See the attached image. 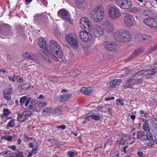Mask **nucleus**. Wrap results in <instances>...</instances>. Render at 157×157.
Listing matches in <instances>:
<instances>
[{"label": "nucleus", "mask_w": 157, "mask_h": 157, "mask_svg": "<svg viewBox=\"0 0 157 157\" xmlns=\"http://www.w3.org/2000/svg\"><path fill=\"white\" fill-rule=\"evenodd\" d=\"M119 152L117 151H116L112 153V157H119Z\"/></svg>", "instance_id": "c03bdc74"}, {"label": "nucleus", "mask_w": 157, "mask_h": 157, "mask_svg": "<svg viewBox=\"0 0 157 157\" xmlns=\"http://www.w3.org/2000/svg\"><path fill=\"white\" fill-rule=\"evenodd\" d=\"M66 126L65 125H62L60 126H57V128H61L63 129H64L66 128Z\"/></svg>", "instance_id": "6e6d98bb"}, {"label": "nucleus", "mask_w": 157, "mask_h": 157, "mask_svg": "<svg viewBox=\"0 0 157 157\" xmlns=\"http://www.w3.org/2000/svg\"><path fill=\"white\" fill-rule=\"evenodd\" d=\"M91 118L92 119L95 121H98L100 119V116L99 115L92 114L91 115Z\"/></svg>", "instance_id": "4c0bfd02"}, {"label": "nucleus", "mask_w": 157, "mask_h": 157, "mask_svg": "<svg viewBox=\"0 0 157 157\" xmlns=\"http://www.w3.org/2000/svg\"><path fill=\"white\" fill-rule=\"evenodd\" d=\"M103 26L106 33H110L113 32L114 26L113 23L110 21H105L104 23Z\"/></svg>", "instance_id": "9b49d317"}, {"label": "nucleus", "mask_w": 157, "mask_h": 157, "mask_svg": "<svg viewBox=\"0 0 157 157\" xmlns=\"http://www.w3.org/2000/svg\"><path fill=\"white\" fill-rule=\"evenodd\" d=\"M80 23L82 29H86L87 30H90L92 27L90 21L86 17L82 18L80 19Z\"/></svg>", "instance_id": "9d476101"}, {"label": "nucleus", "mask_w": 157, "mask_h": 157, "mask_svg": "<svg viewBox=\"0 0 157 157\" xmlns=\"http://www.w3.org/2000/svg\"><path fill=\"white\" fill-rule=\"evenodd\" d=\"M157 71V70H156L155 68L145 70V76H147V77L150 78Z\"/></svg>", "instance_id": "b1692460"}, {"label": "nucleus", "mask_w": 157, "mask_h": 157, "mask_svg": "<svg viewBox=\"0 0 157 157\" xmlns=\"http://www.w3.org/2000/svg\"><path fill=\"white\" fill-rule=\"evenodd\" d=\"M117 142L120 145H123L125 144L126 140L125 138L121 137L117 140Z\"/></svg>", "instance_id": "72a5a7b5"}, {"label": "nucleus", "mask_w": 157, "mask_h": 157, "mask_svg": "<svg viewBox=\"0 0 157 157\" xmlns=\"http://www.w3.org/2000/svg\"><path fill=\"white\" fill-rule=\"evenodd\" d=\"M136 82L135 79L128 78L126 82L123 86V88L125 89L128 88H132L136 84Z\"/></svg>", "instance_id": "4468645a"}, {"label": "nucleus", "mask_w": 157, "mask_h": 157, "mask_svg": "<svg viewBox=\"0 0 157 157\" xmlns=\"http://www.w3.org/2000/svg\"><path fill=\"white\" fill-rule=\"evenodd\" d=\"M92 32L96 37H99L103 35L104 32L102 27L101 25L96 24L94 25Z\"/></svg>", "instance_id": "0eeeda50"}, {"label": "nucleus", "mask_w": 157, "mask_h": 157, "mask_svg": "<svg viewBox=\"0 0 157 157\" xmlns=\"http://www.w3.org/2000/svg\"><path fill=\"white\" fill-rule=\"evenodd\" d=\"M79 36L83 41L87 42L90 41L92 39V36L90 33L86 31H81L79 33Z\"/></svg>", "instance_id": "1a4fd4ad"}, {"label": "nucleus", "mask_w": 157, "mask_h": 157, "mask_svg": "<svg viewBox=\"0 0 157 157\" xmlns=\"http://www.w3.org/2000/svg\"><path fill=\"white\" fill-rule=\"evenodd\" d=\"M42 58L46 60L50 61L52 56V54H50L49 52L47 49H45L41 53Z\"/></svg>", "instance_id": "f3484780"}, {"label": "nucleus", "mask_w": 157, "mask_h": 157, "mask_svg": "<svg viewBox=\"0 0 157 157\" xmlns=\"http://www.w3.org/2000/svg\"><path fill=\"white\" fill-rule=\"evenodd\" d=\"M122 81V80L120 79L113 80L109 83V86L112 88L115 87L120 85Z\"/></svg>", "instance_id": "4be33fe9"}, {"label": "nucleus", "mask_w": 157, "mask_h": 157, "mask_svg": "<svg viewBox=\"0 0 157 157\" xmlns=\"http://www.w3.org/2000/svg\"><path fill=\"white\" fill-rule=\"evenodd\" d=\"M117 6L123 9H127L132 5V4L127 0H116Z\"/></svg>", "instance_id": "6e6552de"}, {"label": "nucleus", "mask_w": 157, "mask_h": 157, "mask_svg": "<svg viewBox=\"0 0 157 157\" xmlns=\"http://www.w3.org/2000/svg\"><path fill=\"white\" fill-rule=\"evenodd\" d=\"M54 34L56 36H59L60 35V33L59 32H56V31H55L54 32Z\"/></svg>", "instance_id": "338daca9"}, {"label": "nucleus", "mask_w": 157, "mask_h": 157, "mask_svg": "<svg viewBox=\"0 0 157 157\" xmlns=\"http://www.w3.org/2000/svg\"><path fill=\"white\" fill-rule=\"evenodd\" d=\"M37 104L35 103V101L32 100L28 107V109L32 111H36L37 109Z\"/></svg>", "instance_id": "5701e85b"}, {"label": "nucleus", "mask_w": 157, "mask_h": 157, "mask_svg": "<svg viewBox=\"0 0 157 157\" xmlns=\"http://www.w3.org/2000/svg\"><path fill=\"white\" fill-rule=\"evenodd\" d=\"M9 79L12 82H14L15 80H14V78L13 77L10 76H9L8 77Z\"/></svg>", "instance_id": "774afa93"}, {"label": "nucleus", "mask_w": 157, "mask_h": 157, "mask_svg": "<svg viewBox=\"0 0 157 157\" xmlns=\"http://www.w3.org/2000/svg\"><path fill=\"white\" fill-rule=\"evenodd\" d=\"M145 70H140V71H138L137 72V74L140 75H145Z\"/></svg>", "instance_id": "8fccbe9b"}, {"label": "nucleus", "mask_w": 157, "mask_h": 157, "mask_svg": "<svg viewBox=\"0 0 157 157\" xmlns=\"http://www.w3.org/2000/svg\"><path fill=\"white\" fill-rule=\"evenodd\" d=\"M58 16L62 19L69 22L71 23L72 21L70 20V15L69 12L64 9L60 10L58 12Z\"/></svg>", "instance_id": "39448f33"}, {"label": "nucleus", "mask_w": 157, "mask_h": 157, "mask_svg": "<svg viewBox=\"0 0 157 157\" xmlns=\"http://www.w3.org/2000/svg\"><path fill=\"white\" fill-rule=\"evenodd\" d=\"M23 115L25 117H28L31 115L32 113L29 111H24L23 113Z\"/></svg>", "instance_id": "37998d69"}, {"label": "nucleus", "mask_w": 157, "mask_h": 157, "mask_svg": "<svg viewBox=\"0 0 157 157\" xmlns=\"http://www.w3.org/2000/svg\"><path fill=\"white\" fill-rule=\"evenodd\" d=\"M143 128L144 131L146 132H148L150 130L148 124L146 123H144L143 124Z\"/></svg>", "instance_id": "a19ab883"}, {"label": "nucleus", "mask_w": 157, "mask_h": 157, "mask_svg": "<svg viewBox=\"0 0 157 157\" xmlns=\"http://www.w3.org/2000/svg\"><path fill=\"white\" fill-rule=\"evenodd\" d=\"M157 49L156 46V45L155 46H154L148 52L149 53H150L151 52L154 51L155 50Z\"/></svg>", "instance_id": "864d4df0"}, {"label": "nucleus", "mask_w": 157, "mask_h": 157, "mask_svg": "<svg viewBox=\"0 0 157 157\" xmlns=\"http://www.w3.org/2000/svg\"><path fill=\"white\" fill-rule=\"evenodd\" d=\"M146 138L149 142L146 144L147 146H151L157 144V140H154L152 135L151 133H147L146 135Z\"/></svg>", "instance_id": "dca6fc26"}, {"label": "nucleus", "mask_w": 157, "mask_h": 157, "mask_svg": "<svg viewBox=\"0 0 157 157\" xmlns=\"http://www.w3.org/2000/svg\"><path fill=\"white\" fill-rule=\"evenodd\" d=\"M152 18H146L144 20V22L147 25L151 27Z\"/></svg>", "instance_id": "473e14b6"}, {"label": "nucleus", "mask_w": 157, "mask_h": 157, "mask_svg": "<svg viewBox=\"0 0 157 157\" xmlns=\"http://www.w3.org/2000/svg\"><path fill=\"white\" fill-rule=\"evenodd\" d=\"M23 56L25 59L36 60L37 59L36 56L30 52H25L23 54Z\"/></svg>", "instance_id": "412c9836"}, {"label": "nucleus", "mask_w": 157, "mask_h": 157, "mask_svg": "<svg viewBox=\"0 0 157 157\" xmlns=\"http://www.w3.org/2000/svg\"><path fill=\"white\" fill-rule=\"evenodd\" d=\"M91 17L96 22H100L103 18L104 15V9L103 7L100 6L96 7L92 10Z\"/></svg>", "instance_id": "f03ea898"}, {"label": "nucleus", "mask_w": 157, "mask_h": 157, "mask_svg": "<svg viewBox=\"0 0 157 157\" xmlns=\"http://www.w3.org/2000/svg\"><path fill=\"white\" fill-rule=\"evenodd\" d=\"M34 17L35 18L34 20L36 22L41 25L45 24L47 18L46 14L44 13L40 14H36Z\"/></svg>", "instance_id": "423d86ee"}, {"label": "nucleus", "mask_w": 157, "mask_h": 157, "mask_svg": "<svg viewBox=\"0 0 157 157\" xmlns=\"http://www.w3.org/2000/svg\"><path fill=\"white\" fill-rule=\"evenodd\" d=\"M109 17L113 20H117L121 16L119 10L116 7H110L108 11Z\"/></svg>", "instance_id": "7ed1b4c3"}, {"label": "nucleus", "mask_w": 157, "mask_h": 157, "mask_svg": "<svg viewBox=\"0 0 157 157\" xmlns=\"http://www.w3.org/2000/svg\"><path fill=\"white\" fill-rule=\"evenodd\" d=\"M3 114L4 116H6L9 114L10 112L9 111V110L7 109H5L3 110Z\"/></svg>", "instance_id": "a18cd8bd"}, {"label": "nucleus", "mask_w": 157, "mask_h": 157, "mask_svg": "<svg viewBox=\"0 0 157 157\" xmlns=\"http://www.w3.org/2000/svg\"><path fill=\"white\" fill-rule=\"evenodd\" d=\"M3 94L6 100L9 101L11 99V94L10 92H4Z\"/></svg>", "instance_id": "7c9ffc66"}, {"label": "nucleus", "mask_w": 157, "mask_h": 157, "mask_svg": "<svg viewBox=\"0 0 157 157\" xmlns=\"http://www.w3.org/2000/svg\"><path fill=\"white\" fill-rule=\"evenodd\" d=\"M38 45L40 48H44L46 46V42L45 40L42 38H40L38 41Z\"/></svg>", "instance_id": "bb28decb"}, {"label": "nucleus", "mask_w": 157, "mask_h": 157, "mask_svg": "<svg viewBox=\"0 0 157 157\" xmlns=\"http://www.w3.org/2000/svg\"><path fill=\"white\" fill-rule=\"evenodd\" d=\"M61 48L59 44L54 40H52L50 42L49 49L51 53H53L56 52Z\"/></svg>", "instance_id": "ddd939ff"}, {"label": "nucleus", "mask_w": 157, "mask_h": 157, "mask_svg": "<svg viewBox=\"0 0 157 157\" xmlns=\"http://www.w3.org/2000/svg\"><path fill=\"white\" fill-rule=\"evenodd\" d=\"M16 29L21 32L22 31L23 27L20 25H18L16 26Z\"/></svg>", "instance_id": "603ef678"}, {"label": "nucleus", "mask_w": 157, "mask_h": 157, "mask_svg": "<svg viewBox=\"0 0 157 157\" xmlns=\"http://www.w3.org/2000/svg\"><path fill=\"white\" fill-rule=\"evenodd\" d=\"M52 109L50 107H47L44 108L42 111L43 115L46 116L50 115L52 112Z\"/></svg>", "instance_id": "cd10ccee"}, {"label": "nucleus", "mask_w": 157, "mask_h": 157, "mask_svg": "<svg viewBox=\"0 0 157 157\" xmlns=\"http://www.w3.org/2000/svg\"><path fill=\"white\" fill-rule=\"evenodd\" d=\"M142 49H138L136 50L135 52H133V54L135 55V56L136 57L137 56L140 54H141L142 52Z\"/></svg>", "instance_id": "e433bc0d"}, {"label": "nucleus", "mask_w": 157, "mask_h": 157, "mask_svg": "<svg viewBox=\"0 0 157 157\" xmlns=\"http://www.w3.org/2000/svg\"><path fill=\"white\" fill-rule=\"evenodd\" d=\"M133 17L131 15L126 14L124 18V22L127 26H131L133 24Z\"/></svg>", "instance_id": "2eb2a0df"}, {"label": "nucleus", "mask_w": 157, "mask_h": 157, "mask_svg": "<svg viewBox=\"0 0 157 157\" xmlns=\"http://www.w3.org/2000/svg\"><path fill=\"white\" fill-rule=\"evenodd\" d=\"M30 99V98L28 99L27 96H24L22 97L20 99V105L22 106L23 104L26 102L25 104V106H27L29 103Z\"/></svg>", "instance_id": "393cba45"}, {"label": "nucleus", "mask_w": 157, "mask_h": 157, "mask_svg": "<svg viewBox=\"0 0 157 157\" xmlns=\"http://www.w3.org/2000/svg\"><path fill=\"white\" fill-rule=\"evenodd\" d=\"M135 80L136 82V84L137 83L139 84H141L143 82V78H141L137 79H135Z\"/></svg>", "instance_id": "3c124183"}, {"label": "nucleus", "mask_w": 157, "mask_h": 157, "mask_svg": "<svg viewBox=\"0 0 157 157\" xmlns=\"http://www.w3.org/2000/svg\"><path fill=\"white\" fill-rule=\"evenodd\" d=\"M86 87H82L81 88L80 91L83 94H85V92L86 90Z\"/></svg>", "instance_id": "13d9d810"}, {"label": "nucleus", "mask_w": 157, "mask_h": 157, "mask_svg": "<svg viewBox=\"0 0 157 157\" xmlns=\"http://www.w3.org/2000/svg\"><path fill=\"white\" fill-rule=\"evenodd\" d=\"M15 121L13 119H12L9 121L7 124V127H12L14 126Z\"/></svg>", "instance_id": "f704fd0d"}, {"label": "nucleus", "mask_w": 157, "mask_h": 157, "mask_svg": "<svg viewBox=\"0 0 157 157\" xmlns=\"http://www.w3.org/2000/svg\"><path fill=\"white\" fill-rule=\"evenodd\" d=\"M9 147L11 148V149L13 151H15L16 149V147L15 145L9 146Z\"/></svg>", "instance_id": "052dcab7"}, {"label": "nucleus", "mask_w": 157, "mask_h": 157, "mask_svg": "<svg viewBox=\"0 0 157 157\" xmlns=\"http://www.w3.org/2000/svg\"><path fill=\"white\" fill-rule=\"evenodd\" d=\"M137 138L141 140H144L146 139L145 132L138 131L136 132Z\"/></svg>", "instance_id": "a878e982"}, {"label": "nucleus", "mask_w": 157, "mask_h": 157, "mask_svg": "<svg viewBox=\"0 0 157 157\" xmlns=\"http://www.w3.org/2000/svg\"><path fill=\"white\" fill-rule=\"evenodd\" d=\"M75 152H74L72 151H68L67 152L68 155L69 157H73L74 155L76 154Z\"/></svg>", "instance_id": "de8ad7c7"}, {"label": "nucleus", "mask_w": 157, "mask_h": 157, "mask_svg": "<svg viewBox=\"0 0 157 157\" xmlns=\"http://www.w3.org/2000/svg\"><path fill=\"white\" fill-rule=\"evenodd\" d=\"M56 56L54 54H52V59L54 60H57L58 58L61 59L63 56V53L61 48L56 51L55 52Z\"/></svg>", "instance_id": "6ab92c4d"}, {"label": "nucleus", "mask_w": 157, "mask_h": 157, "mask_svg": "<svg viewBox=\"0 0 157 157\" xmlns=\"http://www.w3.org/2000/svg\"><path fill=\"white\" fill-rule=\"evenodd\" d=\"M5 140L8 141H11L12 140V138L11 136H9L8 137H5Z\"/></svg>", "instance_id": "680f3d73"}, {"label": "nucleus", "mask_w": 157, "mask_h": 157, "mask_svg": "<svg viewBox=\"0 0 157 157\" xmlns=\"http://www.w3.org/2000/svg\"><path fill=\"white\" fill-rule=\"evenodd\" d=\"M148 36L147 35H143L142 36L143 40L144 41L146 40V38H147Z\"/></svg>", "instance_id": "69168bd1"}, {"label": "nucleus", "mask_w": 157, "mask_h": 157, "mask_svg": "<svg viewBox=\"0 0 157 157\" xmlns=\"http://www.w3.org/2000/svg\"><path fill=\"white\" fill-rule=\"evenodd\" d=\"M141 11V9L140 8L136 7H133L130 10V12L132 13H137Z\"/></svg>", "instance_id": "2f4dec72"}, {"label": "nucleus", "mask_w": 157, "mask_h": 157, "mask_svg": "<svg viewBox=\"0 0 157 157\" xmlns=\"http://www.w3.org/2000/svg\"><path fill=\"white\" fill-rule=\"evenodd\" d=\"M75 3L78 8L82 10L84 9L86 6V4L85 0H76Z\"/></svg>", "instance_id": "a211bd4d"}, {"label": "nucleus", "mask_w": 157, "mask_h": 157, "mask_svg": "<svg viewBox=\"0 0 157 157\" xmlns=\"http://www.w3.org/2000/svg\"><path fill=\"white\" fill-rule=\"evenodd\" d=\"M66 41L68 43L72 48H75L78 47V43L76 39H75V36L72 33L66 36L65 37Z\"/></svg>", "instance_id": "20e7f679"}, {"label": "nucleus", "mask_w": 157, "mask_h": 157, "mask_svg": "<svg viewBox=\"0 0 157 157\" xmlns=\"http://www.w3.org/2000/svg\"><path fill=\"white\" fill-rule=\"evenodd\" d=\"M23 81V80L22 78L21 77H19V78L18 80L17 81V82L19 83H22Z\"/></svg>", "instance_id": "0e129e2a"}, {"label": "nucleus", "mask_w": 157, "mask_h": 157, "mask_svg": "<svg viewBox=\"0 0 157 157\" xmlns=\"http://www.w3.org/2000/svg\"><path fill=\"white\" fill-rule=\"evenodd\" d=\"M15 156L10 155V157H23V154L22 152H19L15 154Z\"/></svg>", "instance_id": "79ce46f5"}, {"label": "nucleus", "mask_w": 157, "mask_h": 157, "mask_svg": "<svg viewBox=\"0 0 157 157\" xmlns=\"http://www.w3.org/2000/svg\"><path fill=\"white\" fill-rule=\"evenodd\" d=\"M115 99V98L114 97H112L111 98L107 97L105 98V100L106 101H108L111 100H113Z\"/></svg>", "instance_id": "bf43d9fd"}, {"label": "nucleus", "mask_w": 157, "mask_h": 157, "mask_svg": "<svg viewBox=\"0 0 157 157\" xmlns=\"http://www.w3.org/2000/svg\"><path fill=\"white\" fill-rule=\"evenodd\" d=\"M135 55L133 54H132L130 56H129L128 58L126 59L125 60V62H128L131 61L133 58L135 57Z\"/></svg>", "instance_id": "49530a36"}, {"label": "nucleus", "mask_w": 157, "mask_h": 157, "mask_svg": "<svg viewBox=\"0 0 157 157\" xmlns=\"http://www.w3.org/2000/svg\"><path fill=\"white\" fill-rule=\"evenodd\" d=\"M142 14L145 16L151 17L153 16L152 12L149 10H144L142 13Z\"/></svg>", "instance_id": "c756f323"}, {"label": "nucleus", "mask_w": 157, "mask_h": 157, "mask_svg": "<svg viewBox=\"0 0 157 157\" xmlns=\"http://www.w3.org/2000/svg\"><path fill=\"white\" fill-rule=\"evenodd\" d=\"M157 27V19L152 18L151 27L156 28Z\"/></svg>", "instance_id": "c9c22d12"}, {"label": "nucleus", "mask_w": 157, "mask_h": 157, "mask_svg": "<svg viewBox=\"0 0 157 157\" xmlns=\"http://www.w3.org/2000/svg\"><path fill=\"white\" fill-rule=\"evenodd\" d=\"M114 38L117 41L119 42H128L131 39V35L128 30L121 29L115 33Z\"/></svg>", "instance_id": "f257e3e1"}, {"label": "nucleus", "mask_w": 157, "mask_h": 157, "mask_svg": "<svg viewBox=\"0 0 157 157\" xmlns=\"http://www.w3.org/2000/svg\"><path fill=\"white\" fill-rule=\"evenodd\" d=\"M92 88L91 87L86 88L84 94L87 95H90L92 92Z\"/></svg>", "instance_id": "ea45409f"}, {"label": "nucleus", "mask_w": 157, "mask_h": 157, "mask_svg": "<svg viewBox=\"0 0 157 157\" xmlns=\"http://www.w3.org/2000/svg\"><path fill=\"white\" fill-rule=\"evenodd\" d=\"M103 46L105 48L109 51H115L117 49V44L114 42L105 41Z\"/></svg>", "instance_id": "f8f14e48"}, {"label": "nucleus", "mask_w": 157, "mask_h": 157, "mask_svg": "<svg viewBox=\"0 0 157 157\" xmlns=\"http://www.w3.org/2000/svg\"><path fill=\"white\" fill-rule=\"evenodd\" d=\"M36 147L34 148V149H33L32 150V152L34 154H35L36 153H37V147L36 146Z\"/></svg>", "instance_id": "4d7b16f0"}, {"label": "nucleus", "mask_w": 157, "mask_h": 157, "mask_svg": "<svg viewBox=\"0 0 157 157\" xmlns=\"http://www.w3.org/2000/svg\"><path fill=\"white\" fill-rule=\"evenodd\" d=\"M62 111L61 108L57 107L54 110L53 115L55 116H59L62 114Z\"/></svg>", "instance_id": "c85d7f7f"}, {"label": "nucleus", "mask_w": 157, "mask_h": 157, "mask_svg": "<svg viewBox=\"0 0 157 157\" xmlns=\"http://www.w3.org/2000/svg\"><path fill=\"white\" fill-rule=\"evenodd\" d=\"M85 118L86 120H88V121H90L91 119V115H89L88 114H86L85 116Z\"/></svg>", "instance_id": "5fc2aeb1"}, {"label": "nucleus", "mask_w": 157, "mask_h": 157, "mask_svg": "<svg viewBox=\"0 0 157 157\" xmlns=\"http://www.w3.org/2000/svg\"><path fill=\"white\" fill-rule=\"evenodd\" d=\"M72 94L71 93H67L59 96L58 98L59 101L64 102L69 100Z\"/></svg>", "instance_id": "aec40b11"}, {"label": "nucleus", "mask_w": 157, "mask_h": 157, "mask_svg": "<svg viewBox=\"0 0 157 157\" xmlns=\"http://www.w3.org/2000/svg\"><path fill=\"white\" fill-rule=\"evenodd\" d=\"M138 155L140 157H143L144 155V153L143 152L141 151L138 152L137 153Z\"/></svg>", "instance_id": "e2e57ef3"}, {"label": "nucleus", "mask_w": 157, "mask_h": 157, "mask_svg": "<svg viewBox=\"0 0 157 157\" xmlns=\"http://www.w3.org/2000/svg\"><path fill=\"white\" fill-rule=\"evenodd\" d=\"M47 103L44 101H40L38 104V106L39 108H42L46 106Z\"/></svg>", "instance_id": "58836bf2"}, {"label": "nucleus", "mask_w": 157, "mask_h": 157, "mask_svg": "<svg viewBox=\"0 0 157 157\" xmlns=\"http://www.w3.org/2000/svg\"><path fill=\"white\" fill-rule=\"evenodd\" d=\"M116 102L118 105L123 106L124 105V103L121 99H118L116 100Z\"/></svg>", "instance_id": "09e8293b"}]
</instances>
